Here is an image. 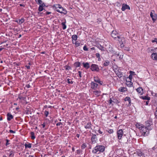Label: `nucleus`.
<instances>
[{"mask_svg":"<svg viewBox=\"0 0 157 157\" xmlns=\"http://www.w3.org/2000/svg\"><path fill=\"white\" fill-rule=\"evenodd\" d=\"M151 58L154 60H157V54L156 53H153L151 54Z\"/></svg>","mask_w":157,"mask_h":157,"instance_id":"12","label":"nucleus"},{"mask_svg":"<svg viewBox=\"0 0 157 157\" xmlns=\"http://www.w3.org/2000/svg\"><path fill=\"white\" fill-rule=\"evenodd\" d=\"M92 141L93 142H95L97 140V136L95 135H93L91 137Z\"/></svg>","mask_w":157,"mask_h":157,"instance_id":"13","label":"nucleus"},{"mask_svg":"<svg viewBox=\"0 0 157 157\" xmlns=\"http://www.w3.org/2000/svg\"><path fill=\"white\" fill-rule=\"evenodd\" d=\"M116 74H117V76L119 78H121L123 76V74L121 72H117Z\"/></svg>","mask_w":157,"mask_h":157,"instance_id":"27","label":"nucleus"},{"mask_svg":"<svg viewBox=\"0 0 157 157\" xmlns=\"http://www.w3.org/2000/svg\"><path fill=\"white\" fill-rule=\"evenodd\" d=\"M98 48L100 50H101L102 51H104V48L102 46L99 45H97Z\"/></svg>","mask_w":157,"mask_h":157,"instance_id":"23","label":"nucleus"},{"mask_svg":"<svg viewBox=\"0 0 157 157\" xmlns=\"http://www.w3.org/2000/svg\"><path fill=\"white\" fill-rule=\"evenodd\" d=\"M86 147V144H83L82 145V149H84Z\"/></svg>","mask_w":157,"mask_h":157,"instance_id":"38","label":"nucleus"},{"mask_svg":"<svg viewBox=\"0 0 157 157\" xmlns=\"http://www.w3.org/2000/svg\"><path fill=\"white\" fill-rule=\"evenodd\" d=\"M67 82L68 83H73V81H70V79H67Z\"/></svg>","mask_w":157,"mask_h":157,"instance_id":"42","label":"nucleus"},{"mask_svg":"<svg viewBox=\"0 0 157 157\" xmlns=\"http://www.w3.org/2000/svg\"><path fill=\"white\" fill-rule=\"evenodd\" d=\"M94 94L97 96H98L100 95V92L98 91H94Z\"/></svg>","mask_w":157,"mask_h":157,"instance_id":"25","label":"nucleus"},{"mask_svg":"<svg viewBox=\"0 0 157 157\" xmlns=\"http://www.w3.org/2000/svg\"><path fill=\"white\" fill-rule=\"evenodd\" d=\"M111 35L112 37L115 40L117 39L118 37L120 36L118 33L116 31L113 30L112 31Z\"/></svg>","mask_w":157,"mask_h":157,"instance_id":"6","label":"nucleus"},{"mask_svg":"<svg viewBox=\"0 0 157 157\" xmlns=\"http://www.w3.org/2000/svg\"><path fill=\"white\" fill-rule=\"evenodd\" d=\"M109 103L111 104L112 103L113 101L110 98V100H109Z\"/></svg>","mask_w":157,"mask_h":157,"instance_id":"52","label":"nucleus"},{"mask_svg":"<svg viewBox=\"0 0 157 157\" xmlns=\"http://www.w3.org/2000/svg\"><path fill=\"white\" fill-rule=\"evenodd\" d=\"M48 112L46 111V113H45V114H46V116H47V115H48Z\"/></svg>","mask_w":157,"mask_h":157,"instance_id":"57","label":"nucleus"},{"mask_svg":"<svg viewBox=\"0 0 157 157\" xmlns=\"http://www.w3.org/2000/svg\"><path fill=\"white\" fill-rule=\"evenodd\" d=\"M98 132L100 133V134H102L103 133V132L100 131V130H99L98 131Z\"/></svg>","mask_w":157,"mask_h":157,"instance_id":"53","label":"nucleus"},{"mask_svg":"<svg viewBox=\"0 0 157 157\" xmlns=\"http://www.w3.org/2000/svg\"><path fill=\"white\" fill-rule=\"evenodd\" d=\"M24 21V19L23 18H21V19H19L17 21V22L19 24H21L23 23Z\"/></svg>","mask_w":157,"mask_h":157,"instance_id":"18","label":"nucleus"},{"mask_svg":"<svg viewBox=\"0 0 157 157\" xmlns=\"http://www.w3.org/2000/svg\"><path fill=\"white\" fill-rule=\"evenodd\" d=\"M83 49L84 51H87L88 50V48L86 46L83 47Z\"/></svg>","mask_w":157,"mask_h":157,"instance_id":"43","label":"nucleus"},{"mask_svg":"<svg viewBox=\"0 0 157 157\" xmlns=\"http://www.w3.org/2000/svg\"><path fill=\"white\" fill-rule=\"evenodd\" d=\"M80 63L79 62H76L74 64V65L76 67H79L80 66Z\"/></svg>","mask_w":157,"mask_h":157,"instance_id":"28","label":"nucleus"},{"mask_svg":"<svg viewBox=\"0 0 157 157\" xmlns=\"http://www.w3.org/2000/svg\"><path fill=\"white\" fill-rule=\"evenodd\" d=\"M28 157H35L33 155H29Z\"/></svg>","mask_w":157,"mask_h":157,"instance_id":"62","label":"nucleus"},{"mask_svg":"<svg viewBox=\"0 0 157 157\" xmlns=\"http://www.w3.org/2000/svg\"><path fill=\"white\" fill-rule=\"evenodd\" d=\"M134 73H135V72L133 71H130V74L131 75H134Z\"/></svg>","mask_w":157,"mask_h":157,"instance_id":"50","label":"nucleus"},{"mask_svg":"<svg viewBox=\"0 0 157 157\" xmlns=\"http://www.w3.org/2000/svg\"><path fill=\"white\" fill-rule=\"evenodd\" d=\"M72 38L73 40L76 41L77 39V36L76 35H74L72 36Z\"/></svg>","mask_w":157,"mask_h":157,"instance_id":"24","label":"nucleus"},{"mask_svg":"<svg viewBox=\"0 0 157 157\" xmlns=\"http://www.w3.org/2000/svg\"><path fill=\"white\" fill-rule=\"evenodd\" d=\"M83 64L84 67L86 69H88L90 67V66L88 63H83Z\"/></svg>","mask_w":157,"mask_h":157,"instance_id":"14","label":"nucleus"},{"mask_svg":"<svg viewBox=\"0 0 157 157\" xmlns=\"http://www.w3.org/2000/svg\"><path fill=\"white\" fill-rule=\"evenodd\" d=\"M110 62L108 60L105 61V62L103 63V65L105 66H107L109 65Z\"/></svg>","mask_w":157,"mask_h":157,"instance_id":"21","label":"nucleus"},{"mask_svg":"<svg viewBox=\"0 0 157 157\" xmlns=\"http://www.w3.org/2000/svg\"><path fill=\"white\" fill-rule=\"evenodd\" d=\"M31 145H32V144H25V148H30L31 147Z\"/></svg>","mask_w":157,"mask_h":157,"instance_id":"22","label":"nucleus"},{"mask_svg":"<svg viewBox=\"0 0 157 157\" xmlns=\"http://www.w3.org/2000/svg\"><path fill=\"white\" fill-rule=\"evenodd\" d=\"M5 48H9L10 47L9 44H6L4 45Z\"/></svg>","mask_w":157,"mask_h":157,"instance_id":"35","label":"nucleus"},{"mask_svg":"<svg viewBox=\"0 0 157 157\" xmlns=\"http://www.w3.org/2000/svg\"><path fill=\"white\" fill-rule=\"evenodd\" d=\"M95 49L94 48V47L92 48H91V49L92 50H94Z\"/></svg>","mask_w":157,"mask_h":157,"instance_id":"64","label":"nucleus"},{"mask_svg":"<svg viewBox=\"0 0 157 157\" xmlns=\"http://www.w3.org/2000/svg\"><path fill=\"white\" fill-rule=\"evenodd\" d=\"M144 126L142 124H140L137 123L136 124V128H138L140 131L141 130L143 127Z\"/></svg>","mask_w":157,"mask_h":157,"instance_id":"11","label":"nucleus"},{"mask_svg":"<svg viewBox=\"0 0 157 157\" xmlns=\"http://www.w3.org/2000/svg\"><path fill=\"white\" fill-rule=\"evenodd\" d=\"M26 67H27V68L28 69H29L30 68V66H26Z\"/></svg>","mask_w":157,"mask_h":157,"instance_id":"56","label":"nucleus"},{"mask_svg":"<svg viewBox=\"0 0 157 157\" xmlns=\"http://www.w3.org/2000/svg\"><path fill=\"white\" fill-rule=\"evenodd\" d=\"M152 125V123L151 121L148 120L146 121V126L145 127L147 128L148 130H151L152 128V127L151 125Z\"/></svg>","mask_w":157,"mask_h":157,"instance_id":"5","label":"nucleus"},{"mask_svg":"<svg viewBox=\"0 0 157 157\" xmlns=\"http://www.w3.org/2000/svg\"><path fill=\"white\" fill-rule=\"evenodd\" d=\"M124 101H128V102L129 104H130L131 103L130 98L129 97H126L124 99Z\"/></svg>","mask_w":157,"mask_h":157,"instance_id":"26","label":"nucleus"},{"mask_svg":"<svg viewBox=\"0 0 157 157\" xmlns=\"http://www.w3.org/2000/svg\"><path fill=\"white\" fill-rule=\"evenodd\" d=\"M151 50L157 52V48H155L154 49H151Z\"/></svg>","mask_w":157,"mask_h":157,"instance_id":"44","label":"nucleus"},{"mask_svg":"<svg viewBox=\"0 0 157 157\" xmlns=\"http://www.w3.org/2000/svg\"><path fill=\"white\" fill-rule=\"evenodd\" d=\"M117 137L119 140L121 139L123 134V131L121 129H120L117 131Z\"/></svg>","mask_w":157,"mask_h":157,"instance_id":"9","label":"nucleus"},{"mask_svg":"<svg viewBox=\"0 0 157 157\" xmlns=\"http://www.w3.org/2000/svg\"><path fill=\"white\" fill-rule=\"evenodd\" d=\"M13 118V116L12 115L10 114V119H12Z\"/></svg>","mask_w":157,"mask_h":157,"instance_id":"59","label":"nucleus"},{"mask_svg":"<svg viewBox=\"0 0 157 157\" xmlns=\"http://www.w3.org/2000/svg\"><path fill=\"white\" fill-rule=\"evenodd\" d=\"M142 98L143 99H146L147 100H150V98L149 97H147V96H144V97H142Z\"/></svg>","mask_w":157,"mask_h":157,"instance_id":"31","label":"nucleus"},{"mask_svg":"<svg viewBox=\"0 0 157 157\" xmlns=\"http://www.w3.org/2000/svg\"><path fill=\"white\" fill-rule=\"evenodd\" d=\"M85 127L86 129H90L91 128V124L90 123H88L85 126Z\"/></svg>","mask_w":157,"mask_h":157,"instance_id":"16","label":"nucleus"},{"mask_svg":"<svg viewBox=\"0 0 157 157\" xmlns=\"http://www.w3.org/2000/svg\"><path fill=\"white\" fill-rule=\"evenodd\" d=\"M3 49V48H0V51H1Z\"/></svg>","mask_w":157,"mask_h":157,"instance_id":"63","label":"nucleus"},{"mask_svg":"<svg viewBox=\"0 0 157 157\" xmlns=\"http://www.w3.org/2000/svg\"><path fill=\"white\" fill-rule=\"evenodd\" d=\"M120 44V46L121 48L124 47V44H125V40L124 38L123 37H120V36L117 38Z\"/></svg>","mask_w":157,"mask_h":157,"instance_id":"4","label":"nucleus"},{"mask_svg":"<svg viewBox=\"0 0 157 157\" xmlns=\"http://www.w3.org/2000/svg\"><path fill=\"white\" fill-rule=\"evenodd\" d=\"M15 134V131H13L10 130V136H12V134Z\"/></svg>","mask_w":157,"mask_h":157,"instance_id":"34","label":"nucleus"},{"mask_svg":"<svg viewBox=\"0 0 157 157\" xmlns=\"http://www.w3.org/2000/svg\"><path fill=\"white\" fill-rule=\"evenodd\" d=\"M75 45L77 47L79 46L80 45V43L78 41H75Z\"/></svg>","mask_w":157,"mask_h":157,"instance_id":"37","label":"nucleus"},{"mask_svg":"<svg viewBox=\"0 0 157 157\" xmlns=\"http://www.w3.org/2000/svg\"><path fill=\"white\" fill-rule=\"evenodd\" d=\"M124 49L125 50H126L127 51H128L130 50L129 48L128 47H125Z\"/></svg>","mask_w":157,"mask_h":157,"instance_id":"45","label":"nucleus"},{"mask_svg":"<svg viewBox=\"0 0 157 157\" xmlns=\"http://www.w3.org/2000/svg\"><path fill=\"white\" fill-rule=\"evenodd\" d=\"M129 78L130 79H131V78H132V75L130 74V75L129 76Z\"/></svg>","mask_w":157,"mask_h":157,"instance_id":"58","label":"nucleus"},{"mask_svg":"<svg viewBox=\"0 0 157 157\" xmlns=\"http://www.w3.org/2000/svg\"><path fill=\"white\" fill-rule=\"evenodd\" d=\"M113 129H110L109 131H108V132L110 134L112 133L113 132Z\"/></svg>","mask_w":157,"mask_h":157,"instance_id":"41","label":"nucleus"},{"mask_svg":"<svg viewBox=\"0 0 157 157\" xmlns=\"http://www.w3.org/2000/svg\"><path fill=\"white\" fill-rule=\"evenodd\" d=\"M96 56L98 58H99V59H100V54L99 53H96Z\"/></svg>","mask_w":157,"mask_h":157,"instance_id":"47","label":"nucleus"},{"mask_svg":"<svg viewBox=\"0 0 157 157\" xmlns=\"http://www.w3.org/2000/svg\"><path fill=\"white\" fill-rule=\"evenodd\" d=\"M40 6L43 7L44 6H45V5L44 3L43 2Z\"/></svg>","mask_w":157,"mask_h":157,"instance_id":"49","label":"nucleus"},{"mask_svg":"<svg viewBox=\"0 0 157 157\" xmlns=\"http://www.w3.org/2000/svg\"><path fill=\"white\" fill-rule=\"evenodd\" d=\"M6 146H7L9 144V143H9V140H7V139H6Z\"/></svg>","mask_w":157,"mask_h":157,"instance_id":"46","label":"nucleus"},{"mask_svg":"<svg viewBox=\"0 0 157 157\" xmlns=\"http://www.w3.org/2000/svg\"><path fill=\"white\" fill-rule=\"evenodd\" d=\"M150 130H148L147 128L144 126L140 132L142 133V135L144 136L147 135L149 133Z\"/></svg>","mask_w":157,"mask_h":157,"instance_id":"3","label":"nucleus"},{"mask_svg":"<svg viewBox=\"0 0 157 157\" xmlns=\"http://www.w3.org/2000/svg\"><path fill=\"white\" fill-rule=\"evenodd\" d=\"M31 138L32 139H35V137L34 136V133L33 132H31Z\"/></svg>","mask_w":157,"mask_h":157,"instance_id":"29","label":"nucleus"},{"mask_svg":"<svg viewBox=\"0 0 157 157\" xmlns=\"http://www.w3.org/2000/svg\"><path fill=\"white\" fill-rule=\"evenodd\" d=\"M105 147L104 146L102 145L97 146L95 147L92 151L93 153H96L98 152L99 153L100 152H103L104 151Z\"/></svg>","mask_w":157,"mask_h":157,"instance_id":"1","label":"nucleus"},{"mask_svg":"<svg viewBox=\"0 0 157 157\" xmlns=\"http://www.w3.org/2000/svg\"><path fill=\"white\" fill-rule=\"evenodd\" d=\"M136 90L139 93L142 94L143 92V90L141 87L138 88L136 89Z\"/></svg>","mask_w":157,"mask_h":157,"instance_id":"15","label":"nucleus"},{"mask_svg":"<svg viewBox=\"0 0 157 157\" xmlns=\"http://www.w3.org/2000/svg\"><path fill=\"white\" fill-rule=\"evenodd\" d=\"M90 69L93 71H98L99 70L98 66L95 64H92L91 66Z\"/></svg>","mask_w":157,"mask_h":157,"instance_id":"7","label":"nucleus"},{"mask_svg":"<svg viewBox=\"0 0 157 157\" xmlns=\"http://www.w3.org/2000/svg\"><path fill=\"white\" fill-rule=\"evenodd\" d=\"M126 90V88L124 87H121L119 89V91L121 92H125Z\"/></svg>","mask_w":157,"mask_h":157,"instance_id":"19","label":"nucleus"},{"mask_svg":"<svg viewBox=\"0 0 157 157\" xmlns=\"http://www.w3.org/2000/svg\"><path fill=\"white\" fill-rule=\"evenodd\" d=\"M123 58V55H121L119 57V58L120 59H122Z\"/></svg>","mask_w":157,"mask_h":157,"instance_id":"55","label":"nucleus"},{"mask_svg":"<svg viewBox=\"0 0 157 157\" xmlns=\"http://www.w3.org/2000/svg\"><path fill=\"white\" fill-rule=\"evenodd\" d=\"M137 152V155L139 156H141L143 155L142 152L140 151H138Z\"/></svg>","mask_w":157,"mask_h":157,"instance_id":"30","label":"nucleus"},{"mask_svg":"<svg viewBox=\"0 0 157 157\" xmlns=\"http://www.w3.org/2000/svg\"><path fill=\"white\" fill-rule=\"evenodd\" d=\"M151 42L152 43L156 42L157 44V39L155 38L154 40H151Z\"/></svg>","mask_w":157,"mask_h":157,"instance_id":"40","label":"nucleus"},{"mask_svg":"<svg viewBox=\"0 0 157 157\" xmlns=\"http://www.w3.org/2000/svg\"><path fill=\"white\" fill-rule=\"evenodd\" d=\"M51 13V12H47V13H46V14H47L48 15V14H50V13Z\"/></svg>","mask_w":157,"mask_h":157,"instance_id":"61","label":"nucleus"},{"mask_svg":"<svg viewBox=\"0 0 157 157\" xmlns=\"http://www.w3.org/2000/svg\"><path fill=\"white\" fill-rule=\"evenodd\" d=\"M43 7L41 6H40L38 8V10L40 12L42 11L43 10Z\"/></svg>","mask_w":157,"mask_h":157,"instance_id":"32","label":"nucleus"},{"mask_svg":"<svg viewBox=\"0 0 157 157\" xmlns=\"http://www.w3.org/2000/svg\"><path fill=\"white\" fill-rule=\"evenodd\" d=\"M98 85V84L94 82H92L91 83V87L93 88L97 87Z\"/></svg>","mask_w":157,"mask_h":157,"instance_id":"17","label":"nucleus"},{"mask_svg":"<svg viewBox=\"0 0 157 157\" xmlns=\"http://www.w3.org/2000/svg\"><path fill=\"white\" fill-rule=\"evenodd\" d=\"M94 80L95 82L100 83L101 84H102L101 83V82L100 81V80L99 78L96 77H94Z\"/></svg>","mask_w":157,"mask_h":157,"instance_id":"20","label":"nucleus"},{"mask_svg":"<svg viewBox=\"0 0 157 157\" xmlns=\"http://www.w3.org/2000/svg\"><path fill=\"white\" fill-rule=\"evenodd\" d=\"M78 73H79V77H81V72L80 71H79Z\"/></svg>","mask_w":157,"mask_h":157,"instance_id":"54","label":"nucleus"},{"mask_svg":"<svg viewBox=\"0 0 157 157\" xmlns=\"http://www.w3.org/2000/svg\"><path fill=\"white\" fill-rule=\"evenodd\" d=\"M7 119L9 121H10V113H8V114H7Z\"/></svg>","mask_w":157,"mask_h":157,"instance_id":"39","label":"nucleus"},{"mask_svg":"<svg viewBox=\"0 0 157 157\" xmlns=\"http://www.w3.org/2000/svg\"><path fill=\"white\" fill-rule=\"evenodd\" d=\"M56 10L60 13H63L66 14L67 13V11L64 10L61 6L59 5H56Z\"/></svg>","mask_w":157,"mask_h":157,"instance_id":"2","label":"nucleus"},{"mask_svg":"<svg viewBox=\"0 0 157 157\" xmlns=\"http://www.w3.org/2000/svg\"><path fill=\"white\" fill-rule=\"evenodd\" d=\"M61 124L62 125V124L61 122H60L57 123L56 124V125L57 126H59Z\"/></svg>","mask_w":157,"mask_h":157,"instance_id":"51","label":"nucleus"},{"mask_svg":"<svg viewBox=\"0 0 157 157\" xmlns=\"http://www.w3.org/2000/svg\"><path fill=\"white\" fill-rule=\"evenodd\" d=\"M36 2H37L39 4H41L42 3V1L41 0H36Z\"/></svg>","mask_w":157,"mask_h":157,"instance_id":"36","label":"nucleus"},{"mask_svg":"<svg viewBox=\"0 0 157 157\" xmlns=\"http://www.w3.org/2000/svg\"><path fill=\"white\" fill-rule=\"evenodd\" d=\"M116 55H117V56H119L120 55V54L119 53H117L116 54Z\"/></svg>","mask_w":157,"mask_h":157,"instance_id":"60","label":"nucleus"},{"mask_svg":"<svg viewBox=\"0 0 157 157\" xmlns=\"http://www.w3.org/2000/svg\"><path fill=\"white\" fill-rule=\"evenodd\" d=\"M126 9L130 10V7L127 4H123L122 5L121 10L122 11H124Z\"/></svg>","mask_w":157,"mask_h":157,"instance_id":"10","label":"nucleus"},{"mask_svg":"<svg viewBox=\"0 0 157 157\" xmlns=\"http://www.w3.org/2000/svg\"><path fill=\"white\" fill-rule=\"evenodd\" d=\"M150 15L154 21H156L157 18V15L155 13V11L154 10L152 11L150 13Z\"/></svg>","mask_w":157,"mask_h":157,"instance_id":"8","label":"nucleus"},{"mask_svg":"<svg viewBox=\"0 0 157 157\" xmlns=\"http://www.w3.org/2000/svg\"><path fill=\"white\" fill-rule=\"evenodd\" d=\"M62 25L63 26V29H66V25H65V23L64 22H62Z\"/></svg>","mask_w":157,"mask_h":157,"instance_id":"33","label":"nucleus"},{"mask_svg":"<svg viewBox=\"0 0 157 157\" xmlns=\"http://www.w3.org/2000/svg\"><path fill=\"white\" fill-rule=\"evenodd\" d=\"M155 115L157 117V107L156 108V110L155 113Z\"/></svg>","mask_w":157,"mask_h":157,"instance_id":"48","label":"nucleus"}]
</instances>
